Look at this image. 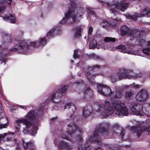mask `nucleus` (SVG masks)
Here are the masks:
<instances>
[{"instance_id": "obj_62", "label": "nucleus", "mask_w": 150, "mask_h": 150, "mask_svg": "<svg viewBox=\"0 0 150 150\" xmlns=\"http://www.w3.org/2000/svg\"><path fill=\"white\" fill-rule=\"evenodd\" d=\"M131 36H132V37H134V36H132V35H131Z\"/></svg>"}, {"instance_id": "obj_16", "label": "nucleus", "mask_w": 150, "mask_h": 150, "mask_svg": "<svg viewBox=\"0 0 150 150\" xmlns=\"http://www.w3.org/2000/svg\"><path fill=\"white\" fill-rule=\"evenodd\" d=\"M3 134H5L4 136H3L4 141L10 142L11 140H13L15 142L16 141V139H13L14 136L13 134L10 133H5Z\"/></svg>"}, {"instance_id": "obj_60", "label": "nucleus", "mask_w": 150, "mask_h": 150, "mask_svg": "<svg viewBox=\"0 0 150 150\" xmlns=\"http://www.w3.org/2000/svg\"><path fill=\"white\" fill-rule=\"evenodd\" d=\"M0 150H3V149L0 147Z\"/></svg>"}, {"instance_id": "obj_6", "label": "nucleus", "mask_w": 150, "mask_h": 150, "mask_svg": "<svg viewBox=\"0 0 150 150\" xmlns=\"http://www.w3.org/2000/svg\"><path fill=\"white\" fill-rule=\"evenodd\" d=\"M128 6V4L127 3H117L115 6L112 5V7L110 8V10L112 13L115 15H116L118 13V12L114 8L120 9L121 11H124L127 9Z\"/></svg>"}, {"instance_id": "obj_54", "label": "nucleus", "mask_w": 150, "mask_h": 150, "mask_svg": "<svg viewBox=\"0 0 150 150\" xmlns=\"http://www.w3.org/2000/svg\"><path fill=\"white\" fill-rule=\"evenodd\" d=\"M94 150H102V149L100 147L95 149Z\"/></svg>"}, {"instance_id": "obj_14", "label": "nucleus", "mask_w": 150, "mask_h": 150, "mask_svg": "<svg viewBox=\"0 0 150 150\" xmlns=\"http://www.w3.org/2000/svg\"><path fill=\"white\" fill-rule=\"evenodd\" d=\"M62 96L60 90L54 92L51 95V100L55 102H57V100H59Z\"/></svg>"}, {"instance_id": "obj_29", "label": "nucleus", "mask_w": 150, "mask_h": 150, "mask_svg": "<svg viewBox=\"0 0 150 150\" xmlns=\"http://www.w3.org/2000/svg\"><path fill=\"white\" fill-rule=\"evenodd\" d=\"M55 31V29L53 28L50 30L47 33L46 36L48 37H51L53 36L54 31Z\"/></svg>"}, {"instance_id": "obj_12", "label": "nucleus", "mask_w": 150, "mask_h": 150, "mask_svg": "<svg viewBox=\"0 0 150 150\" xmlns=\"http://www.w3.org/2000/svg\"><path fill=\"white\" fill-rule=\"evenodd\" d=\"M144 130L148 132L150 136V125L147 127H143V129H142L140 127H133L132 129V131L134 133H136V135L138 137H139L141 135Z\"/></svg>"}, {"instance_id": "obj_19", "label": "nucleus", "mask_w": 150, "mask_h": 150, "mask_svg": "<svg viewBox=\"0 0 150 150\" xmlns=\"http://www.w3.org/2000/svg\"><path fill=\"white\" fill-rule=\"evenodd\" d=\"M59 147L61 149H64L68 150H71L72 149V146L69 145L67 143L62 141L61 142L59 145Z\"/></svg>"}, {"instance_id": "obj_37", "label": "nucleus", "mask_w": 150, "mask_h": 150, "mask_svg": "<svg viewBox=\"0 0 150 150\" xmlns=\"http://www.w3.org/2000/svg\"><path fill=\"white\" fill-rule=\"evenodd\" d=\"M129 86H132L136 88H138L139 87V85L138 84H135L134 83H133L132 84L130 85L129 86H125V87L126 88V87H128Z\"/></svg>"}, {"instance_id": "obj_4", "label": "nucleus", "mask_w": 150, "mask_h": 150, "mask_svg": "<svg viewBox=\"0 0 150 150\" xmlns=\"http://www.w3.org/2000/svg\"><path fill=\"white\" fill-rule=\"evenodd\" d=\"M109 126L108 123L103 122L101 123L97 130L94 132L93 136L89 138V140L92 142H100L101 140L98 136V132L100 133L104 136H107L108 133V129Z\"/></svg>"}, {"instance_id": "obj_24", "label": "nucleus", "mask_w": 150, "mask_h": 150, "mask_svg": "<svg viewBox=\"0 0 150 150\" xmlns=\"http://www.w3.org/2000/svg\"><path fill=\"white\" fill-rule=\"evenodd\" d=\"M23 145L24 148L25 149H28L29 147H31L32 146V144L30 142H25L23 140H22Z\"/></svg>"}, {"instance_id": "obj_52", "label": "nucleus", "mask_w": 150, "mask_h": 150, "mask_svg": "<svg viewBox=\"0 0 150 150\" xmlns=\"http://www.w3.org/2000/svg\"><path fill=\"white\" fill-rule=\"evenodd\" d=\"M124 133L123 132H121V134H120V136H121V137L122 138L124 135Z\"/></svg>"}, {"instance_id": "obj_42", "label": "nucleus", "mask_w": 150, "mask_h": 150, "mask_svg": "<svg viewBox=\"0 0 150 150\" xmlns=\"http://www.w3.org/2000/svg\"><path fill=\"white\" fill-rule=\"evenodd\" d=\"M125 53H127V54H132V55L135 54L134 52L132 51H127V50H126V52Z\"/></svg>"}, {"instance_id": "obj_7", "label": "nucleus", "mask_w": 150, "mask_h": 150, "mask_svg": "<svg viewBox=\"0 0 150 150\" xmlns=\"http://www.w3.org/2000/svg\"><path fill=\"white\" fill-rule=\"evenodd\" d=\"M30 42H31L25 40H20L19 41H17L16 44L17 45L20 51L22 52L25 54L27 52V50L28 49V46H32Z\"/></svg>"}, {"instance_id": "obj_51", "label": "nucleus", "mask_w": 150, "mask_h": 150, "mask_svg": "<svg viewBox=\"0 0 150 150\" xmlns=\"http://www.w3.org/2000/svg\"><path fill=\"white\" fill-rule=\"evenodd\" d=\"M7 3L9 4H11V0H6Z\"/></svg>"}, {"instance_id": "obj_34", "label": "nucleus", "mask_w": 150, "mask_h": 150, "mask_svg": "<svg viewBox=\"0 0 150 150\" xmlns=\"http://www.w3.org/2000/svg\"><path fill=\"white\" fill-rule=\"evenodd\" d=\"M67 86L66 85L63 87L61 89V90H60V91H61V92L62 93H64L65 92H66L67 90Z\"/></svg>"}, {"instance_id": "obj_45", "label": "nucleus", "mask_w": 150, "mask_h": 150, "mask_svg": "<svg viewBox=\"0 0 150 150\" xmlns=\"http://www.w3.org/2000/svg\"><path fill=\"white\" fill-rule=\"evenodd\" d=\"M5 134H0V142L1 141L2 139H4V137Z\"/></svg>"}, {"instance_id": "obj_21", "label": "nucleus", "mask_w": 150, "mask_h": 150, "mask_svg": "<svg viewBox=\"0 0 150 150\" xmlns=\"http://www.w3.org/2000/svg\"><path fill=\"white\" fill-rule=\"evenodd\" d=\"M121 34L123 35L129 34V29L126 26H122L121 28Z\"/></svg>"}, {"instance_id": "obj_18", "label": "nucleus", "mask_w": 150, "mask_h": 150, "mask_svg": "<svg viewBox=\"0 0 150 150\" xmlns=\"http://www.w3.org/2000/svg\"><path fill=\"white\" fill-rule=\"evenodd\" d=\"M124 71H125L124 73L126 74L124 76H122L121 74H120L119 75V79H120L124 78H126L128 79H131L133 78L132 75H129L128 74H129L130 72L132 71L128 70H125Z\"/></svg>"}, {"instance_id": "obj_55", "label": "nucleus", "mask_w": 150, "mask_h": 150, "mask_svg": "<svg viewBox=\"0 0 150 150\" xmlns=\"http://www.w3.org/2000/svg\"><path fill=\"white\" fill-rule=\"evenodd\" d=\"M147 42V43L148 45H149V46L150 45V41Z\"/></svg>"}, {"instance_id": "obj_26", "label": "nucleus", "mask_w": 150, "mask_h": 150, "mask_svg": "<svg viewBox=\"0 0 150 150\" xmlns=\"http://www.w3.org/2000/svg\"><path fill=\"white\" fill-rule=\"evenodd\" d=\"M81 28L80 27H78L75 32L74 35V37L76 38L79 36H80V33L81 32Z\"/></svg>"}, {"instance_id": "obj_28", "label": "nucleus", "mask_w": 150, "mask_h": 150, "mask_svg": "<svg viewBox=\"0 0 150 150\" xmlns=\"http://www.w3.org/2000/svg\"><path fill=\"white\" fill-rule=\"evenodd\" d=\"M72 106L74 108L75 110H76V107L74 106L73 104L71 103H69L67 104L64 106V109H65L67 108L69 109L70 107H71Z\"/></svg>"}, {"instance_id": "obj_5", "label": "nucleus", "mask_w": 150, "mask_h": 150, "mask_svg": "<svg viewBox=\"0 0 150 150\" xmlns=\"http://www.w3.org/2000/svg\"><path fill=\"white\" fill-rule=\"evenodd\" d=\"M67 133L69 135L71 136L73 134L76 136V138L78 141L82 140V138L81 135L82 132L81 129L78 127L76 125L73 123H70L68 126L67 128Z\"/></svg>"}, {"instance_id": "obj_40", "label": "nucleus", "mask_w": 150, "mask_h": 150, "mask_svg": "<svg viewBox=\"0 0 150 150\" xmlns=\"http://www.w3.org/2000/svg\"><path fill=\"white\" fill-rule=\"evenodd\" d=\"M88 12L90 14H93L94 12L93 9L91 8H88Z\"/></svg>"}, {"instance_id": "obj_30", "label": "nucleus", "mask_w": 150, "mask_h": 150, "mask_svg": "<svg viewBox=\"0 0 150 150\" xmlns=\"http://www.w3.org/2000/svg\"><path fill=\"white\" fill-rule=\"evenodd\" d=\"M115 40L116 39L115 38L106 37L104 39V40L106 42H114Z\"/></svg>"}, {"instance_id": "obj_56", "label": "nucleus", "mask_w": 150, "mask_h": 150, "mask_svg": "<svg viewBox=\"0 0 150 150\" xmlns=\"http://www.w3.org/2000/svg\"><path fill=\"white\" fill-rule=\"evenodd\" d=\"M19 106L20 107V108H24L25 107L24 106H21V105Z\"/></svg>"}, {"instance_id": "obj_22", "label": "nucleus", "mask_w": 150, "mask_h": 150, "mask_svg": "<svg viewBox=\"0 0 150 150\" xmlns=\"http://www.w3.org/2000/svg\"><path fill=\"white\" fill-rule=\"evenodd\" d=\"M3 18L4 20L9 19L10 20V21L11 23H14L16 22V20L14 16L12 15H10V16H5L3 17Z\"/></svg>"}, {"instance_id": "obj_58", "label": "nucleus", "mask_w": 150, "mask_h": 150, "mask_svg": "<svg viewBox=\"0 0 150 150\" xmlns=\"http://www.w3.org/2000/svg\"><path fill=\"white\" fill-rule=\"evenodd\" d=\"M87 77H88V79H89V81L90 82H91V83H92V82L91 81V80H90V78H89L88 77V76H87Z\"/></svg>"}, {"instance_id": "obj_13", "label": "nucleus", "mask_w": 150, "mask_h": 150, "mask_svg": "<svg viewBox=\"0 0 150 150\" xmlns=\"http://www.w3.org/2000/svg\"><path fill=\"white\" fill-rule=\"evenodd\" d=\"M46 39L45 37H40L38 41L31 42L30 44L32 46L35 47L40 45L44 46L46 44Z\"/></svg>"}, {"instance_id": "obj_64", "label": "nucleus", "mask_w": 150, "mask_h": 150, "mask_svg": "<svg viewBox=\"0 0 150 150\" xmlns=\"http://www.w3.org/2000/svg\"><path fill=\"white\" fill-rule=\"evenodd\" d=\"M130 35H131V33H130Z\"/></svg>"}, {"instance_id": "obj_38", "label": "nucleus", "mask_w": 150, "mask_h": 150, "mask_svg": "<svg viewBox=\"0 0 150 150\" xmlns=\"http://www.w3.org/2000/svg\"><path fill=\"white\" fill-rule=\"evenodd\" d=\"M132 95V93L131 91L126 92L125 94V96L126 97H129Z\"/></svg>"}, {"instance_id": "obj_11", "label": "nucleus", "mask_w": 150, "mask_h": 150, "mask_svg": "<svg viewBox=\"0 0 150 150\" xmlns=\"http://www.w3.org/2000/svg\"><path fill=\"white\" fill-rule=\"evenodd\" d=\"M148 96L147 91L144 90H142L138 92L136 96V100L139 101L145 100Z\"/></svg>"}, {"instance_id": "obj_31", "label": "nucleus", "mask_w": 150, "mask_h": 150, "mask_svg": "<svg viewBox=\"0 0 150 150\" xmlns=\"http://www.w3.org/2000/svg\"><path fill=\"white\" fill-rule=\"evenodd\" d=\"M142 52L144 54L148 56H150V49L148 48H145L142 50Z\"/></svg>"}, {"instance_id": "obj_44", "label": "nucleus", "mask_w": 150, "mask_h": 150, "mask_svg": "<svg viewBox=\"0 0 150 150\" xmlns=\"http://www.w3.org/2000/svg\"><path fill=\"white\" fill-rule=\"evenodd\" d=\"M104 5H105L106 6H110V4L108 2H104L103 4Z\"/></svg>"}, {"instance_id": "obj_63", "label": "nucleus", "mask_w": 150, "mask_h": 150, "mask_svg": "<svg viewBox=\"0 0 150 150\" xmlns=\"http://www.w3.org/2000/svg\"><path fill=\"white\" fill-rule=\"evenodd\" d=\"M1 13V11H0V14Z\"/></svg>"}, {"instance_id": "obj_61", "label": "nucleus", "mask_w": 150, "mask_h": 150, "mask_svg": "<svg viewBox=\"0 0 150 150\" xmlns=\"http://www.w3.org/2000/svg\"><path fill=\"white\" fill-rule=\"evenodd\" d=\"M71 61L72 63L73 62V61L72 60H71Z\"/></svg>"}, {"instance_id": "obj_57", "label": "nucleus", "mask_w": 150, "mask_h": 150, "mask_svg": "<svg viewBox=\"0 0 150 150\" xmlns=\"http://www.w3.org/2000/svg\"><path fill=\"white\" fill-rule=\"evenodd\" d=\"M16 150H21V149L17 147L16 149Z\"/></svg>"}, {"instance_id": "obj_49", "label": "nucleus", "mask_w": 150, "mask_h": 150, "mask_svg": "<svg viewBox=\"0 0 150 150\" xmlns=\"http://www.w3.org/2000/svg\"><path fill=\"white\" fill-rule=\"evenodd\" d=\"M54 143L55 144L56 146H59V144H58L57 143V141L56 140H55L54 142Z\"/></svg>"}, {"instance_id": "obj_9", "label": "nucleus", "mask_w": 150, "mask_h": 150, "mask_svg": "<svg viewBox=\"0 0 150 150\" xmlns=\"http://www.w3.org/2000/svg\"><path fill=\"white\" fill-rule=\"evenodd\" d=\"M130 110L132 111V114L133 115L141 116L142 115L140 112L143 111L142 107L135 103H132L130 106Z\"/></svg>"}, {"instance_id": "obj_10", "label": "nucleus", "mask_w": 150, "mask_h": 150, "mask_svg": "<svg viewBox=\"0 0 150 150\" xmlns=\"http://www.w3.org/2000/svg\"><path fill=\"white\" fill-rule=\"evenodd\" d=\"M147 13V10L146 8H145L142 11L140 14L135 13L132 16H131L129 14H127L126 15L125 17L127 18L131 19L133 21H135L137 20L138 17H146Z\"/></svg>"}, {"instance_id": "obj_8", "label": "nucleus", "mask_w": 150, "mask_h": 150, "mask_svg": "<svg viewBox=\"0 0 150 150\" xmlns=\"http://www.w3.org/2000/svg\"><path fill=\"white\" fill-rule=\"evenodd\" d=\"M97 87L98 92L101 95L108 96H110L112 93L111 89L106 85L99 84Z\"/></svg>"}, {"instance_id": "obj_23", "label": "nucleus", "mask_w": 150, "mask_h": 150, "mask_svg": "<svg viewBox=\"0 0 150 150\" xmlns=\"http://www.w3.org/2000/svg\"><path fill=\"white\" fill-rule=\"evenodd\" d=\"M117 48L122 52L125 53L126 52L127 47L125 45H119L117 47Z\"/></svg>"}, {"instance_id": "obj_2", "label": "nucleus", "mask_w": 150, "mask_h": 150, "mask_svg": "<svg viewBox=\"0 0 150 150\" xmlns=\"http://www.w3.org/2000/svg\"><path fill=\"white\" fill-rule=\"evenodd\" d=\"M35 118L34 112L33 111L30 110L27 115L25 118L18 120L16 121V129L18 132L19 131L21 127L20 124H23L25 127H23V132L25 134L28 133V130L31 133V135H35L37 133V127L36 126L33 125L28 120H33Z\"/></svg>"}, {"instance_id": "obj_20", "label": "nucleus", "mask_w": 150, "mask_h": 150, "mask_svg": "<svg viewBox=\"0 0 150 150\" xmlns=\"http://www.w3.org/2000/svg\"><path fill=\"white\" fill-rule=\"evenodd\" d=\"M121 34L123 35L129 34V29L126 26H122L121 28Z\"/></svg>"}, {"instance_id": "obj_46", "label": "nucleus", "mask_w": 150, "mask_h": 150, "mask_svg": "<svg viewBox=\"0 0 150 150\" xmlns=\"http://www.w3.org/2000/svg\"><path fill=\"white\" fill-rule=\"evenodd\" d=\"M150 11H148L147 10V13L146 14V17H150Z\"/></svg>"}, {"instance_id": "obj_36", "label": "nucleus", "mask_w": 150, "mask_h": 150, "mask_svg": "<svg viewBox=\"0 0 150 150\" xmlns=\"http://www.w3.org/2000/svg\"><path fill=\"white\" fill-rule=\"evenodd\" d=\"M78 51L77 50H75L74 51V53L73 54V57L75 59H76L77 58H78V55L77 54Z\"/></svg>"}, {"instance_id": "obj_17", "label": "nucleus", "mask_w": 150, "mask_h": 150, "mask_svg": "<svg viewBox=\"0 0 150 150\" xmlns=\"http://www.w3.org/2000/svg\"><path fill=\"white\" fill-rule=\"evenodd\" d=\"M93 95L92 91L89 88L86 89L84 92V97L86 99L91 98Z\"/></svg>"}, {"instance_id": "obj_33", "label": "nucleus", "mask_w": 150, "mask_h": 150, "mask_svg": "<svg viewBox=\"0 0 150 150\" xmlns=\"http://www.w3.org/2000/svg\"><path fill=\"white\" fill-rule=\"evenodd\" d=\"M18 50L20 51V50L18 47V46L16 44L15 47H12L10 49V51L14 52Z\"/></svg>"}, {"instance_id": "obj_25", "label": "nucleus", "mask_w": 150, "mask_h": 150, "mask_svg": "<svg viewBox=\"0 0 150 150\" xmlns=\"http://www.w3.org/2000/svg\"><path fill=\"white\" fill-rule=\"evenodd\" d=\"M97 45V42L96 40H93L91 41L89 45L90 49H92L94 48Z\"/></svg>"}, {"instance_id": "obj_27", "label": "nucleus", "mask_w": 150, "mask_h": 150, "mask_svg": "<svg viewBox=\"0 0 150 150\" xmlns=\"http://www.w3.org/2000/svg\"><path fill=\"white\" fill-rule=\"evenodd\" d=\"M6 55L4 54H0V61H2L1 63L2 62H4V64H5V62L6 60Z\"/></svg>"}, {"instance_id": "obj_50", "label": "nucleus", "mask_w": 150, "mask_h": 150, "mask_svg": "<svg viewBox=\"0 0 150 150\" xmlns=\"http://www.w3.org/2000/svg\"><path fill=\"white\" fill-rule=\"evenodd\" d=\"M3 110V108L2 107L1 104V103H0V111H2Z\"/></svg>"}, {"instance_id": "obj_41", "label": "nucleus", "mask_w": 150, "mask_h": 150, "mask_svg": "<svg viewBox=\"0 0 150 150\" xmlns=\"http://www.w3.org/2000/svg\"><path fill=\"white\" fill-rule=\"evenodd\" d=\"M93 30V28L91 27H90L88 29V34L91 35L92 33V32Z\"/></svg>"}, {"instance_id": "obj_43", "label": "nucleus", "mask_w": 150, "mask_h": 150, "mask_svg": "<svg viewBox=\"0 0 150 150\" xmlns=\"http://www.w3.org/2000/svg\"><path fill=\"white\" fill-rule=\"evenodd\" d=\"M7 125L6 124H0V128H6Z\"/></svg>"}, {"instance_id": "obj_48", "label": "nucleus", "mask_w": 150, "mask_h": 150, "mask_svg": "<svg viewBox=\"0 0 150 150\" xmlns=\"http://www.w3.org/2000/svg\"><path fill=\"white\" fill-rule=\"evenodd\" d=\"M62 137L64 139H69V137H67V136H66L65 135H63L62 136Z\"/></svg>"}, {"instance_id": "obj_1", "label": "nucleus", "mask_w": 150, "mask_h": 150, "mask_svg": "<svg viewBox=\"0 0 150 150\" xmlns=\"http://www.w3.org/2000/svg\"><path fill=\"white\" fill-rule=\"evenodd\" d=\"M112 104L113 108L110 106V102L105 100V104H102L100 105L98 109L99 113L104 116L111 115L114 112L116 115L120 117L128 115V110L123 104L118 100L115 101Z\"/></svg>"}, {"instance_id": "obj_15", "label": "nucleus", "mask_w": 150, "mask_h": 150, "mask_svg": "<svg viewBox=\"0 0 150 150\" xmlns=\"http://www.w3.org/2000/svg\"><path fill=\"white\" fill-rule=\"evenodd\" d=\"M92 111V108L90 105L85 106L83 111V116L85 117L88 116L91 114Z\"/></svg>"}, {"instance_id": "obj_39", "label": "nucleus", "mask_w": 150, "mask_h": 150, "mask_svg": "<svg viewBox=\"0 0 150 150\" xmlns=\"http://www.w3.org/2000/svg\"><path fill=\"white\" fill-rule=\"evenodd\" d=\"M122 96V94L120 92H118L115 95L116 97L118 98H120Z\"/></svg>"}, {"instance_id": "obj_47", "label": "nucleus", "mask_w": 150, "mask_h": 150, "mask_svg": "<svg viewBox=\"0 0 150 150\" xmlns=\"http://www.w3.org/2000/svg\"><path fill=\"white\" fill-rule=\"evenodd\" d=\"M97 48L98 49L102 48V45L101 44H98V45H97Z\"/></svg>"}, {"instance_id": "obj_3", "label": "nucleus", "mask_w": 150, "mask_h": 150, "mask_svg": "<svg viewBox=\"0 0 150 150\" xmlns=\"http://www.w3.org/2000/svg\"><path fill=\"white\" fill-rule=\"evenodd\" d=\"M76 5L75 3H73L68 6L69 10L65 17L59 22L62 24H64L68 20V18L71 20L72 19L73 22H76L80 19L81 16L84 14L83 12L80 10H78L76 13L75 7Z\"/></svg>"}, {"instance_id": "obj_32", "label": "nucleus", "mask_w": 150, "mask_h": 150, "mask_svg": "<svg viewBox=\"0 0 150 150\" xmlns=\"http://www.w3.org/2000/svg\"><path fill=\"white\" fill-rule=\"evenodd\" d=\"M101 25L103 28H105L107 26H110L108 25V23L107 21H103L101 23Z\"/></svg>"}, {"instance_id": "obj_35", "label": "nucleus", "mask_w": 150, "mask_h": 150, "mask_svg": "<svg viewBox=\"0 0 150 150\" xmlns=\"http://www.w3.org/2000/svg\"><path fill=\"white\" fill-rule=\"evenodd\" d=\"M89 147L88 146L87 147L83 148V146L81 145H79L78 146V150H89Z\"/></svg>"}, {"instance_id": "obj_53", "label": "nucleus", "mask_w": 150, "mask_h": 150, "mask_svg": "<svg viewBox=\"0 0 150 150\" xmlns=\"http://www.w3.org/2000/svg\"><path fill=\"white\" fill-rule=\"evenodd\" d=\"M99 66L98 65H96V66H94L93 67V68L94 69L95 68H98Z\"/></svg>"}, {"instance_id": "obj_59", "label": "nucleus", "mask_w": 150, "mask_h": 150, "mask_svg": "<svg viewBox=\"0 0 150 150\" xmlns=\"http://www.w3.org/2000/svg\"><path fill=\"white\" fill-rule=\"evenodd\" d=\"M111 80H112V81H113V82H114V81H113V78H112V77H111Z\"/></svg>"}]
</instances>
